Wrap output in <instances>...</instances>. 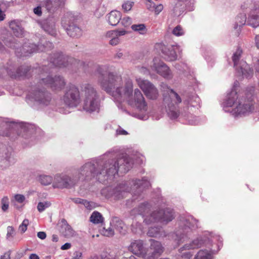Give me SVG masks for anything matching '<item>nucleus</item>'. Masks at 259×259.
Masks as SVG:
<instances>
[{
  "label": "nucleus",
  "mask_w": 259,
  "mask_h": 259,
  "mask_svg": "<svg viewBox=\"0 0 259 259\" xmlns=\"http://www.w3.org/2000/svg\"><path fill=\"white\" fill-rule=\"evenodd\" d=\"M133 85L131 82H128L126 87H118L116 89L114 94V101L122 102L124 100H127L128 104L136 107L139 113H135L133 116L137 118L143 120H147L149 117L148 112V105L141 92L136 89L134 91V98L132 97L133 94Z\"/></svg>",
  "instance_id": "nucleus-3"
},
{
  "label": "nucleus",
  "mask_w": 259,
  "mask_h": 259,
  "mask_svg": "<svg viewBox=\"0 0 259 259\" xmlns=\"http://www.w3.org/2000/svg\"><path fill=\"white\" fill-rule=\"evenodd\" d=\"M105 39L109 40V44L111 46L113 45V30L108 31L104 35Z\"/></svg>",
  "instance_id": "nucleus-53"
},
{
  "label": "nucleus",
  "mask_w": 259,
  "mask_h": 259,
  "mask_svg": "<svg viewBox=\"0 0 259 259\" xmlns=\"http://www.w3.org/2000/svg\"><path fill=\"white\" fill-rule=\"evenodd\" d=\"M123 222L118 218L114 217V230L115 229L120 234H124L125 229Z\"/></svg>",
  "instance_id": "nucleus-43"
},
{
  "label": "nucleus",
  "mask_w": 259,
  "mask_h": 259,
  "mask_svg": "<svg viewBox=\"0 0 259 259\" xmlns=\"http://www.w3.org/2000/svg\"><path fill=\"white\" fill-rule=\"evenodd\" d=\"M242 51L241 49H238L233 54L232 61L234 63L237 75L242 76V78L247 79L251 78L253 74V70L246 61L240 60Z\"/></svg>",
  "instance_id": "nucleus-15"
},
{
  "label": "nucleus",
  "mask_w": 259,
  "mask_h": 259,
  "mask_svg": "<svg viewBox=\"0 0 259 259\" xmlns=\"http://www.w3.org/2000/svg\"><path fill=\"white\" fill-rule=\"evenodd\" d=\"M241 9L247 13V25L253 28L259 26V1L247 0L241 5Z\"/></svg>",
  "instance_id": "nucleus-12"
},
{
  "label": "nucleus",
  "mask_w": 259,
  "mask_h": 259,
  "mask_svg": "<svg viewBox=\"0 0 259 259\" xmlns=\"http://www.w3.org/2000/svg\"><path fill=\"white\" fill-rule=\"evenodd\" d=\"M175 231L166 234L161 227H150L147 235L151 237H167L171 239L178 246L189 239L193 231L198 228V221L192 215H180L177 222Z\"/></svg>",
  "instance_id": "nucleus-2"
},
{
  "label": "nucleus",
  "mask_w": 259,
  "mask_h": 259,
  "mask_svg": "<svg viewBox=\"0 0 259 259\" xmlns=\"http://www.w3.org/2000/svg\"><path fill=\"white\" fill-rule=\"evenodd\" d=\"M172 33L176 36H181L185 34V31L181 25H177L172 31Z\"/></svg>",
  "instance_id": "nucleus-48"
},
{
  "label": "nucleus",
  "mask_w": 259,
  "mask_h": 259,
  "mask_svg": "<svg viewBox=\"0 0 259 259\" xmlns=\"http://www.w3.org/2000/svg\"><path fill=\"white\" fill-rule=\"evenodd\" d=\"M64 104L71 108L76 107L81 102L79 89L75 85L69 84L63 97Z\"/></svg>",
  "instance_id": "nucleus-23"
},
{
  "label": "nucleus",
  "mask_w": 259,
  "mask_h": 259,
  "mask_svg": "<svg viewBox=\"0 0 259 259\" xmlns=\"http://www.w3.org/2000/svg\"><path fill=\"white\" fill-rule=\"evenodd\" d=\"M75 19L71 13H66L62 19L61 24L69 36L78 38L82 35V31L75 22Z\"/></svg>",
  "instance_id": "nucleus-20"
},
{
  "label": "nucleus",
  "mask_w": 259,
  "mask_h": 259,
  "mask_svg": "<svg viewBox=\"0 0 259 259\" xmlns=\"http://www.w3.org/2000/svg\"><path fill=\"white\" fill-rule=\"evenodd\" d=\"M49 65L59 68L67 67L71 66L75 68H85L86 63L73 57L66 56L62 53L57 52L52 55Z\"/></svg>",
  "instance_id": "nucleus-11"
},
{
  "label": "nucleus",
  "mask_w": 259,
  "mask_h": 259,
  "mask_svg": "<svg viewBox=\"0 0 259 259\" xmlns=\"http://www.w3.org/2000/svg\"><path fill=\"white\" fill-rule=\"evenodd\" d=\"M129 154L121 152L117 154L116 161H114V170L119 176L128 172L134 163L142 164L145 161V157L137 151H128Z\"/></svg>",
  "instance_id": "nucleus-6"
},
{
  "label": "nucleus",
  "mask_w": 259,
  "mask_h": 259,
  "mask_svg": "<svg viewBox=\"0 0 259 259\" xmlns=\"http://www.w3.org/2000/svg\"><path fill=\"white\" fill-rule=\"evenodd\" d=\"M14 234V228L12 226H8L7 227V238L8 239L10 237H12Z\"/></svg>",
  "instance_id": "nucleus-60"
},
{
  "label": "nucleus",
  "mask_w": 259,
  "mask_h": 259,
  "mask_svg": "<svg viewBox=\"0 0 259 259\" xmlns=\"http://www.w3.org/2000/svg\"><path fill=\"white\" fill-rule=\"evenodd\" d=\"M66 0H46L44 5L47 10L51 13H54L59 9L63 7Z\"/></svg>",
  "instance_id": "nucleus-34"
},
{
  "label": "nucleus",
  "mask_w": 259,
  "mask_h": 259,
  "mask_svg": "<svg viewBox=\"0 0 259 259\" xmlns=\"http://www.w3.org/2000/svg\"><path fill=\"white\" fill-rule=\"evenodd\" d=\"M175 67L180 73H182L185 76L188 77L189 79L192 80V83H195V78L194 72L185 63L180 62L176 63Z\"/></svg>",
  "instance_id": "nucleus-33"
},
{
  "label": "nucleus",
  "mask_w": 259,
  "mask_h": 259,
  "mask_svg": "<svg viewBox=\"0 0 259 259\" xmlns=\"http://www.w3.org/2000/svg\"><path fill=\"white\" fill-rule=\"evenodd\" d=\"M155 49L159 53H161L164 59L168 61H173L177 60V52L180 51V47L178 45H166L164 43H156L154 46Z\"/></svg>",
  "instance_id": "nucleus-24"
},
{
  "label": "nucleus",
  "mask_w": 259,
  "mask_h": 259,
  "mask_svg": "<svg viewBox=\"0 0 259 259\" xmlns=\"http://www.w3.org/2000/svg\"><path fill=\"white\" fill-rule=\"evenodd\" d=\"M190 110H185L182 113V116L186 121L187 123L190 125H196L199 123L198 117L189 112Z\"/></svg>",
  "instance_id": "nucleus-38"
},
{
  "label": "nucleus",
  "mask_w": 259,
  "mask_h": 259,
  "mask_svg": "<svg viewBox=\"0 0 259 259\" xmlns=\"http://www.w3.org/2000/svg\"><path fill=\"white\" fill-rule=\"evenodd\" d=\"M134 2L130 1L125 2L122 5V9L124 11L127 12L131 10L134 5Z\"/></svg>",
  "instance_id": "nucleus-54"
},
{
  "label": "nucleus",
  "mask_w": 259,
  "mask_h": 259,
  "mask_svg": "<svg viewBox=\"0 0 259 259\" xmlns=\"http://www.w3.org/2000/svg\"><path fill=\"white\" fill-rule=\"evenodd\" d=\"M152 204L148 202H145L139 205L131 211V215H135V218L142 217L144 222L147 225L152 224V222H147L146 219L151 215V210Z\"/></svg>",
  "instance_id": "nucleus-27"
},
{
  "label": "nucleus",
  "mask_w": 259,
  "mask_h": 259,
  "mask_svg": "<svg viewBox=\"0 0 259 259\" xmlns=\"http://www.w3.org/2000/svg\"><path fill=\"white\" fill-rule=\"evenodd\" d=\"M153 9H154L155 14L158 15L163 9V6L162 4L155 5L153 3L152 5L151 10L150 11L153 10Z\"/></svg>",
  "instance_id": "nucleus-55"
},
{
  "label": "nucleus",
  "mask_w": 259,
  "mask_h": 259,
  "mask_svg": "<svg viewBox=\"0 0 259 259\" xmlns=\"http://www.w3.org/2000/svg\"><path fill=\"white\" fill-rule=\"evenodd\" d=\"M33 12L35 14L38 16H40L42 14L41 8L40 7L38 6L33 9Z\"/></svg>",
  "instance_id": "nucleus-63"
},
{
  "label": "nucleus",
  "mask_w": 259,
  "mask_h": 259,
  "mask_svg": "<svg viewBox=\"0 0 259 259\" xmlns=\"http://www.w3.org/2000/svg\"><path fill=\"white\" fill-rule=\"evenodd\" d=\"M83 205L85 207L89 209L92 210L96 207V204L93 202L88 201L87 200L84 201Z\"/></svg>",
  "instance_id": "nucleus-57"
},
{
  "label": "nucleus",
  "mask_w": 259,
  "mask_h": 259,
  "mask_svg": "<svg viewBox=\"0 0 259 259\" xmlns=\"http://www.w3.org/2000/svg\"><path fill=\"white\" fill-rule=\"evenodd\" d=\"M160 86L161 90L166 92L163 94V105L166 112L171 119H176L180 115L178 105L182 102V99L165 83L162 82Z\"/></svg>",
  "instance_id": "nucleus-8"
},
{
  "label": "nucleus",
  "mask_w": 259,
  "mask_h": 259,
  "mask_svg": "<svg viewBox=\"0 0 259 259\" xmlns=\"http://www.w3.org/2000/svg\"><path fill=\"white\" fill-rule=\"evenodd\" d=\"M129 250L134 254L138 256L143 255L146 254L145 249L143 245V242L141 240H135L132 242L129 247Z\"/></svg>",
  "instance_id": "nucleus-35"
},
{
  "label": "nucleus",
  "mask_w": 259,
  "mask_h": 259,
  "mask_svg": "<svg viewBox=\"0 0 259 259\" xmlns=\"http://www.w3.org/2000/svg\"><path fill=\"white\" fill-rule=\"evenodd\" d=\"M90 221L95 224H98L101 223L102 226H103L104 225L103 221L104 218L102 215V214L99 212L98 211H94L90 218Z\"/></svg>",
  "instance_id": "nucleus-42"
},
{
  "label": "nucleus",
  "mask_w": 259,
  "mask_h": 259,
  "mask_svg": "<svg viewBox=\"0 0 259 259\" xmlns=\"http://www.w3.org/2000/svg\"><path fill=\"white\" fill-rule=\"evenodd\" d=\"M38 85L32 87L29 92L27 97L31 99L38 104L42 106L49 105L52 100V94L44 88H40Z\"/></svg>",
  "instance_id": "nucleus-18"
},
{
  "label": "nucleus",
  "mask_w": 259,
  "mask_h": 259,
  "mask_svg": "<svg viewBox=\"0 0 259 259\" xmlns=\"http://www.w3.org/2000/svg\"><path fill=\"white\" fill-rule=\"evenodd\" d=\"M34 69L28 65H22L16 69L15 65L11 61H9L7 66L0 68V77H3L7 73L11 77L18 78L20 77H28L31 72H34Z\"/></svg>",
  "instance_id": "nucleus-13"
},
{
  "label": "nucleus",
  "mask_w": 259,
  "mask_h": 259,
  "mask_svg": "<svg viewBox=\"0 0 259 259\" xmlns=\"http://www.w3.org/2000/svg\"><path fill=\"white\" fill-rule=\"evenodd\" d=\"M51 203L49 201L39 202L37 205V209L39 212H42L47 208L51 205Z\"/></svg>",
  "instance_id": "nucleus-51"
},
{
  "label": "nucleus",
  "mask_w": 259,
  "mask_h": 259,
  "mask_svg": "<svg viewBox=\"0 0 259 259\" xmlns=\"http://www.w3.org/2000/svg\"><path fill=\"white\" fill-rule=\"evenodd\" d=\"M139 71L144 74V75H149L150 74V70L151 69L150 66L149 67L146 66H141L138 67Z\"/></svg>",
  "instance_id": "nucleus-56"
},
{
  "label": "nucleus",
  "mask_w": 259,
  "mask_h": 259,
  "mask_svg": "<svg viewBox=\"0 0 259 259\" xmlns=\"http://www.w3.org/2000/svg\"><path fill=\"white\" fill-rule=\"evenodd\" d=\"M132 231L133 233L136 234L141 233L143 231V227L141 223L136 221V220H134L132 224Z\"/></svg>",
  "instance_id": "nucleus-45"
},
{
  "label": "nucleus",
  "mask_w": 259,
  "mask_h": 259,
  "mask_svg": "<svg viewBox=\"0 0 259 259\" xmlns=\"http://www.w3.org/2000/svg\"><path fill=\"white\" fill-rule=\"evenodd\" d=\"M136 81L138 86L148 98L155 100L158 98L159 94L157 89L149 80L141 78H137Z\"/></svg>",
  "instance_id": "nucleus-25"
},
{
  "label": "nucleus",
  "mask_w": 259,
  "mask_h": 259,
  "mask_svg": "<svg viewBox=\"0 0 259 259\" xmlns=\"http://www.w3.org/2000/svg\"><path fill=\"white\" fill-rule=\"evenodd\" d=\"M239 82L236 81L234 83L233 87L231 91L227 93L226 97L221 104L222 107L225 112L230 113L232 114V110L237 105V103L240 96L243 93H238Z\"/></svg>",
  "instance_id": "nucleus-21"
},
{
  "label": "nucleus",
  "mask_w": 259,
  "mask_h": 259,
  "mask_svg": "<svg viewBox=\"0 0 259 259\" xmlns=\"http://www.w3.org/2000/svg\"><path fill=\"white\" fill-rule=\"evenodd\" d=\"M128 132L121 128L120 126H119L118 128L116 130V135L117 136L118 135H128Z\"/></svg>",
  "instance_id": "nucleus-59"
},
{
  "label": "nucleus",
  "mask_w": 259,
  "mask_h": 259,
  "mask_svg": "<svg viewBox=\"0 0 259 259\" xmlns=\"http://www.w3.org/2000/svg\"><path fill=\"white\" fill-rule=\"evenodd\" d=\"M222 246V240H221L217 243H213L208 247L209 250L201 249L197 253L195 259H212L213 255L217 253Z\"/></svg>",
  "instance_id": "nucleus-29"
},
{
  "label": "nucleus",
  "mask_w": 259,
  "mask_h": 259,
  "mask_svg": "<svg viewBox=\"0 0 259 259\" xmlns=\"http://www.w3.org/2000/svg\"><path fill=\"white\" fill-rule=\"evenodd\" d=\"M101 232L104 236H109L112 234V230L111 227L106 229L105 227H103L102 230H101Z\"/></svg>",
  "instance_id": "nucleus-58"
},
{
  "label": "nucleus",
  "mask_w": 259,
  "mask_h": 259,
  "mask_svg": "<svg viewBox=\"0 0 259 259\" xmlns=\"http://www.w3.org/2000/svg\"><path fill=\"white\" fill-rule=\"evenodd\" d=\"M72 201L76 204H81L83 205L84 203L85 199L80 198H71Z\"/></svg>",
  "instance_id": "nucleus-62"
},
{
  "label": "nucleus",
  "mask_w": 259,
  "mask_h": 259,
  "mask_svg": "<svg viewBox=\"0 0 259 259\" xmlns=\"http://www.w3.org/2000/svg\"><path fill=\"white\" fill-rule=\"evenodd\" d=\"M38 52H46L52 50L54 48V45L50 41L40 40V41L37 45Z\"/></svg>",
  "instance_id": "nucleus-41"
},
{
  "label": "nucleus",
  "mask_w": 259,
  "mask_h": 259,
  "mask_svg": "<svg viewBox=\"0 0 259 259\" xmlns=\"http://www.w3.org/2000/svg\"><path fill=\"white\" fill-rule=\"evenodd\" d=\"M255 87H248L244 93L240 96L237 105L232 110V115L235 117L246 116L253 112L254 109L255 96Z\"/></svg>",
  "instance_id": "nucleus-7"
},
{
  "label": "nucleus",
  "mask_w": 259,
  "mask_h": 259,
  "mask_svg": "<svg viewBox=\"0 0 259 259\" xmlns=\"http://www.w3.org/2000/svg\"><path fill=\"white\" fill-rule=\"evenodd\" d=\"M151 184L147 177L141 179H132L128 181H122L114 187V199L122 198L132 192L133 199L135 200L140 196L144 189L149 188Z\"/></svg>",
  "instance_id": "nucleus-5"
},
{
  "label": "nucleus",
  "mask_w": 259,
  "mask_h": 259,
  "mask_svg": "<svg viewBox=\"0 0 259 259\" xmlns=\"http://www.w3.org/2000/svg\"><path fill=\"white\" fill-rule=\"evenodd\" d=\"M113 153H106L99 158L94 159L83 164L79 169L73 171L74 177L79 181L90 180L97 177L100 183L110 180L113 178Z\"/></svg>",
  "instance_id": "nucleus-1"
},
{
  "label": "nucleus",
  "mask_w": 259,
  "mask_h": 259,
  "mask_svg": "<svg viewBox=\"0 0 259 259\" xmlns=\"http://www.w3.org/2000/svg\"><path fill=\"white\" fill-rule=\"evenodd\" d=\"M131 28L133 30L138 32L140 34H144L147 32V29L144 24L132 25Z\"/></svg>",
  "instance_id": "nucleus-46"
},
{
  "label": "nucleus",
  "mask_w": 259,
  "mask_h": 259,
  "mask_svg": "<svg viewBox=\"0 0 259 259\" xmlns=\"http://www.w3.org/2000/svg\"><path fill=\"white\" fill-rule=\"evenodd\" d=\"M113 179L112 180V182H110V180H108V182L106 181L105 183H103L105 185L109 184V186L103 188L101 190V194L106 198H110L113 195Z\"/></svg>",
  "instance_id": "nucleus-39"
},
{
  "label": "nucleus",
  "mask_w": 259,
  "mask_h": 259,
  "mask_svg": "<svg viewBox=\"0 0 259 259\" xmlns=\"http://www.w3.org/2000/svg\"><path fill=\"white\" fill-rule=\"evenodd\" d=\"M77 183V178L73 172L70 174H58L55 176L53 186L54 188L69 189Z\"/></svg>",
  "instance_id": "nucleus-22"
},
{
  "label": "nucleus",
  "mask_w": 259,
  "mask_h": 259,
  "mask_svg": "<svg viewBox=\"0 0 259 259\" xmlns=\"http://www.w3.org/2000/svg\"><path fill=\"white\" fill-rule=\"evenodd\" d=\"M56 20L54 17H49L42 20L40 23L44 30L52 36H55L56 30L55 27Z\"/></svg>",
  "instance_id": "nucleus-31"
},
{
  "label": "nucleus",
  "mask_w": 259,
  "mask_h": 259,
  "mask_svg": "<svg viewBox=\"0 0 259 259\" xmlns=\"http://www.w3.org/2000/svg\"><path fill=\"white\" fill-rule=\"evenodd\" d=\"M200 99L199 97L194 93L188 94L187 98L184 100V103L187 107V110L193 111V109H198L199 107Z\"/></svg>",
  "instance_id": "nucleus-32"
},
{
  "label": "nucleus",
  "mask_w": 259,
  "mask_h": 259,
  "mask_svg": "<svg viewBox=\"0 0 259 259\" xmlns=\"http://www.w3.org/2000/svg\"><path fill=\"white\" fill-rule=\"evenodd\" d=\"M40 183L44 185H50L53 182V178L50 176H40L39 179Z\"/></svg>",
  "instance_id": "nucleus-47"
},
{
  "label": "nucleus",
  "mask_w": 259,
  "mask_h": 259,
  "mask_svg": "<svg viewBox=\"0 0 259 259\" xmlns=\"http://www.w3.org/2000/svg\"><path fill=\"white\" fill-rule=\"evenodd\" d=\"M151 70L156 71L158 74L166 79H171L173 74L169 68L163 62L157 59H154L151 62Z\"/></svg>",
  "instance_id": "nucleus-26"
},
{
  "label": "nucleus",
  "mask_w": 259,
  "mask_h": 259,
  "mask_svg": "<svg viewBox=\"0 0 259 259\" xmlns=\"http://www.w3.org/2000/svg\"><path fill=\"white\" fill-rule=\"evenodd\" d=\"M183 1H178L172 8V11L175 16H180L184 12V6L182 4Z\"/></svg>",
  "instance_id": "nucleus-44"
},
{
  "label": "nucleus",
  "mask_w": 259,
  "mask_h": 259,
  "mask_svg": "<svg viewBox=\"0 0 259 259\" xmlns=\"http://www.w3.org/2000/svg\"><path fill=\"white\" fill-rule=\"evenodd\" d=\"M119 22H120L123 26L126 27L132 24V20L129 17H124L123 18H120L119 20H118L117 23Z\"/></svg>",
  "instance_id": "nucleus-49"
},
{
  "label": "nucleus",
  "mask_w": 259,
  "mask_h": 259,
  "mask_svg": "<svg viewBox=\"0 0 259 259\" xmlns=\"http://www.w3.org/2000/svg\"><path fill=\"white\" fill-rule=\"evenodd\" d=\"M84 93L83 109L90 113L98 112L100 107L99 96L96 90L90 84H85L82 87Z\"/></svg>",
  "instance_id": "nucleus-10"
},
{
  "label": "nucleus",
  "mask_w": 259,
  "mask_h": 259,
  "mask_svg": "<svg viewBox=\"0 0 259 259\" xmlns=\"http://www.w3.org/2000/svg\"><path fill=\"white\" fill-rule=\"evenodd\" d=\"M146 219L147 222L161 223L167 224L175 218L174 209L170 207H158L151 212V215Z\"/></svg>",
  "instance_id": "nucleus-17"
},
{
  "label": "nucleus",
  "mask_w": 259,
  "mask_h": 259,
  "mask_svg": "<svg viewBox=\"0 0 259 259\" xmlns=\"http://www.w3.org/2000/svg\"><path fill=\"white\" fill-rule=\"evenodd\" d=\"M2 209L4 211L8 210L9 206V198L7 197H4L1 200Z\"/></svg>",
  "instance_id": "nucleus-52"
},
{
  "label": "nucleus",
  "mask_w": 259,
  "mask_h": 259,
  "mask_svg": "<svg viewBox=\"0 0 259 259\" xmlns=\"http://www.w3.org/2000/svg\"><path fill=\"white\" fill-rule=\"evenodd\" d=\"M179 252L182 259H190L193 255V252L190 250H184L180 251L179 249Z\"/></svg>",
  "instance_id": "nucleus-50"
},
{
  "label": "nucleus",
  "mask_w": 259,
  "mask_h": 259,
  "mask_svg": "<svg viewBox=\"0 0 259 259\" xmlns=\"http://www.w3.org/2000/svg\"><path fill=\"white\" fill-rule=\"evenodd\" d=\"M34 125L25 122H16L7 118H0V136L10 137L15 139L17 136L28 138L35 134Z\"/></svg>",
  "instance_id": "nucleus-4"
},
{
  "label": "nucleus",
  "mask_w": 259,
  "mask_h": 259,
  "mask_svg": "<svg viewBox=\"0 0 259 259\" xmlns=\"http://www.w3.org/2000/svg\"><path fill=\"white\" fill-rule=\"evenodd\" d=\"M82 253L80 251H75L72 256V259H81Z\"/></svg>",
  "instance_id": "nucleus-64"
},
{
  "label": "nucleus",
  "mask_w": 259,
  "mask_h": 259,
  "mask_svg": "<svg viewBox=\"0 0 259 259\" xmlns=\"http://www.w3.org/2000/svg\"><path fill=\"white\" fill-rule=\"evenodd\" d=\"M208 236H207V234H205L198 237L191 242L185 244L181 247L180 248V251H184V250L196 249L204 246L209 247V246L213 244L212 242H218L222 240L221 237L218 235L212 236L211 234H209Z\"/></svg>",
  "instance_id": "nucleus-16"
},
{
  "label": "nucleus",
  "mask_w": 259,
  "mask_h": 259,
  "mask_svg": "<svg viewBox=\"0 0 259 259\" xmlns=\"http://www.w3.org/2000/svg\"><path fill=\"white\" fill-rule=\"evenodd\" d=\"M9 26L14 34L17 37H21L24 32L21 21L18 20H12L9 23Z\"/></svg>",
  "instance_id": "nucleus-36"
},
{
  "label": "nucleus",
  "mask_w": 259,
  "mask_h": 259,
  "mask_svg": "<svg viewBox=\"0 0 259 259\" xmlns=\"http://www.w3.org/2000/svg\"><path fill=\"white\" fill-rule=\"evenodd\" d=\"M60 232L65 237L70 238L74 236L75 232L65 219L61 222Z\"/></svg>",
  "instance_id": "nucleus-37"
},
{
  "label": "nucleus",
  "mask_w": 259,
  "mask_h": 259,
  "mask_svg": "<svg viewBox=\"0 0 259 259\" xmlns=\"http://www.w3.org/2000/svg\"><path fill=\"white\" fill-rule=\"evenodd\" d=\"M98 81L103 90L113 96V74L107 65L99 66L96 70Z\"/></svg>",
  "instance_id": "nucleus-14"
},
{
  "label": "nucleus",
  "mask_w": 259,
  "mask_h": 259,
  "mask_svg": "<svg viewBox=\"0 0 259 259\" xmlns=\"http://www.w3.org/2000/svg\"><path fill=\"white\" fill-rule=\"evenodd\" d=\"M151 245L149 250L143 255L144 259H156L163 253L164 247L161 242L151 239Z\"/></svg>",
  "instance_id": "nucleus-30"
},
{
  "label": "nucleus",
  "mask_w": 259,
  "mask_h": 259,
  "mask_svg": "<svg viewBox=\"0 0 259 259\" xmlns=\"http://www.w3.org/2000/svg\"><path fill=\"white\" fill-rule=\"evenodd\" d=\"M13 40L14 39L10 36L9 40L8 39H4L3 40L6 46L16 50L15 53L18 57H26L33 53L38 52L37 45L27 41L23 44L21 48H17L15 42H13Z\"/></svg>",
  "instance_id": "nucleus-19"
},
{
  "label": "nucleus",
  "mask_w": 259,
  "mask_h": 259,
  "mask_svg": "<svg viewBox=\"0 0 259 259\" xmlns=\"http://www.w3.org/2000/svg\"><path fill=\"white\" fill-rule=\"evenodd\" d=\"M15 200L19 203H22L25 200V197L23 195L17 194L15 196Z\"/></svg>",
  "instance_id": "nucleus-61"
},
{
  "label": "nucleus",
  "mask_w": 259,
  "mask_h": 259,
  "mask_svg": "<svg viewBox=\"0 0 259 259\" xmlns=\"http://www.w3.org/2000/svg\"><path fill=\"white\" fill-rule=\"evenodd\" d=\"M245 24L247 25V16L245 13L238 14L235 19L234 28L235 29H239Z\"/></svg>",
  "instance_id": "nucleus-40"
},
{
  "label": "nucleus",
  "mask_w": 259,
  "mask_h": 259,
  "mask_svg": "<svg viewBox=\"0 0 259 259\" xmlns=\"http://www.w3.org/2000/svg\"><path fill=\"white\" fill-rule=\"evenodd\" d=\"M37 69H35L36 72ZM39 72V83L41 85H44L47 87L50 88L53 91H60L62 90L66 85V81L64 77L60 75H55L52 76L50 75L46 74L51 72L50 68L46 65H43L42 67L38 69Z\"/></svg>",
  "instance_id": "nucleus-9"
},
{
  "label": "nucleus",
  "mask_w": 259,
  "mask_h": 259,
  "mask_svg": "<svg viewBox=\"0 0 259 259\" xmlns=\"http://www.w3.org/2000/svg\"><path fill=\"white\" fill-rule=\"evenodd\" d=\"M12 149L11 147L0 143V169L8 167L12 163Z\"/></svg>",
  "instance_id": "nucleus-28"
}]
</instances>
